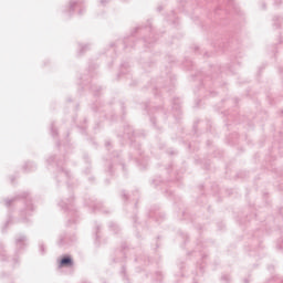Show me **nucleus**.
<instances>
[{
    "label": "nucleus",
    "instance_id": "nucleus-1",
    "mask_svg": "<svg viewBox=\"0 0 283 283\" xmlns=\"http://www.w3.org/2000/svg\"><path fill=\"white\" fill-rule=\"evenodd\" d=\"M59 207H61V209L63 211H69L71 218H69V222H76V209L74 208V198L71 197L70 199H62L59 202Z\"/></svg>",
    "mask_w": 283,
    "mask_h": 283
},
{
    "label": "nucleus",
    "instance_id": "nucleus-2",
    "mask_svg": "<svg viewBox=\"0 0 283 283\" xmlns=\"http://www.w3.org/2000/svg\"><path fill=\"white\" fill-rule=\"evenodd\" d=\"M72 266H74V259H72L70 255H64L59 262L60 269H63V268L70 269Z\"/></svg>",
    "mask_w": 283,
    "mask_h": 283
},
{
    "label": "nucleus",
    "instance_id": "nucleus-3",
    "mask_svg": "<svg viewBox=\"0 0 283 283\" xmlns=\"http://www.w3.org/2000/svg\"><path fill=\"white\" fill-rule=\"evenodd\" d=\"M29 196L30 195L28 192H22L11 199H6L4 205H6V207H10L12 205V202H17V200H21V198H25V200H30Z\"/></svg>",
    "mask_w": 283,
    "mask_h": 283
},
{
    "label": "nucleus",
    "instance_id": "nucleus-4",
    "mask_svg": "<svg viewBox=\"0 0 283 283\" xmlns=\"http://www.w3.org/2000/svg\"><path fill=\"white\" fill-rule=\"evenodd\" d=\"M25 242H28V238L21 234L19 238L15 239V247L18 249H23L27 245Z\"/></svg>",
    "mask_w": 283,
    "mask_h": 283
},
{
    "label": "nucleus",
    "instance_id": "nucleus-5",
    "mask_svg": "<svg viewBox=\"0 0 283 283\" xmlns=\"http://www.w3.org/2000/svg\"><path fill=\"white\" fill-rule=\"evenodd\" d=\"M57 171L60 172V176L63 178H69L70 172L65 169H63V161H56Z\"/></svg>",
    "mask_w": 283,
    "mask_h": 283
},
{
    "label": "nucleus",
    "instance_id": "nucleus-6",
    "mask_svg": "<svg viewBox=\"0 0 283 283\" xmlns=\"http://www.w3.org/2000/svg\"><path fill=\"white\" fill-rule=\"evenodd\" d=\"M81 3L80 0H71L69 4V17H72L74 14V10H76V7Z\"/></svg>",
    "mask_w": 283,
    "mask_h": 283
},
{
    "label": "nucleus",
    "instance_id": "nucleus-7",
    "mask_svg": "<svg viewBox=\"0 0 283 283\" xmlns=\"http://www.w3.org/2000/svg\"><path fill=\"white\" fill-rule=\"evenodd\" d=\"M36 169V166L33 163H27L23 166V171H34Z\"/></svg>",
    "mask_w": 283,
    "mask_h": 283
},
{
    "label": "nucleus",
    "instance_id": "nucleus-8",
    "mask_svg": "<svg viewBox=\"0 0 283 283\" xmlns=\"http://www.w3.org/2000/svg\"><path fill=\"white\" fill-rule=\"evenodd\" d=\"M87 50H90V44H80V51L78 54H85V52H87Z\"/></svg>",
    "mask_w": 283,
    "mask_h": 283
},
{
    "label": "nucleus",
    "instance_id": "nucleus-9",
    "mask_svg": "<svg viewBox=\"0 0 283 283\" xmlns=\"http://www.w3.org/2000/svg\"><path fill=\"white\" fill-rule=\"evenodd\" d=\"M51 134H52L53 138H56V136H59V133L54 128V124H51Z\"/></svg>",
    "mask_w": 283,
    "mask_h": 283
},
{
    "label": "nucleus",
    "instance_id": "nucleus-10",
    "mask_svg": "<svg viewBox=\"0 0 283 283\" xmlns=\"http://www.w3.org/2000/svg\"><path fill=\"white\" fill-rule=\"evenodd\" d=\"M39 249H40L41 255H45V244L40 243Z\"/></svg>",
    "mask_w": 283,
    "mask_h": 283
},
{
    "label": "nucleus",
    "instance_id": "nucleus-11",
    "mask_svg": "<svg viewBox=\"0 0 283 283\" xmlns=\"http://www.w3.org/2000/svg\"><path fill=\"white\" fill-rule=\"evenodd\" d=\"M103 209V205L102 203H97L96 206L93 207V210L96 211H101Z\"/></svg>",
    "mask_w": 283,
    "mask_h": 283
},
{
    "label": "nucleus",
    "instance_id": "nucleus-12",
    "mask_svg": "<svg viewBox=\"0 0 283 283\" xmlns=\"http://www.w3.org/2000/svg\"><path fill=\"white\" fill-rule=\"evenodd\" d=\"M54 160H56V157L52 156V157H50V158L46 160V163H48L49 165H52V163H54Z\"/></svg>",
    "mask_w": 283,
    "mask_h": 283
},
{
    "label": "nucleus",
    "instance_id": "nucleus-13",
    "mask_svg": "<svg viewBox=\"0 0 283 283\" xmlns=\"http://www.w3.org/2000/svg\"><path fill=\"white\" fill-rule=\"evenodd\" d=\"M20 221L23 222L24 224H28V222H30V219L22 217Z\"/></svg>",
    "mask_w": 283,
    "mask_h": 283
},
{
    "label": "nucleus",
    "instance_id": "nucleus-14",
    "mask_svg": "<svg viewBox=\"0 0 283 283\" xmlns=\"http://www.w3.org/2000/svg\"><path fill=\"white\" fill-rule=\"evenodd\" d=\"M99 3L101 6H107V3H109V0H101Z\"/></svg>",
    "mask_w": 283,
    "mask_h": 283
},
{
    "label": "nucleus",
    "instance_id": "nucleus-15",
    "mask_svg": "<svg viewBox=\"0 0 283 283\" xmlns=\"http://www.w3.org/2000/svg\"><path fill=\"white\" fill-rule=\"evenodd\" d=\"M92 92H101V87L93 86L91 87Z\"/></svg>",
    "mask_w": 283,
    "mask_h": 283
},
{
    "label": "nucleus",
    "instance_id": "nucleus-16",
    "mask_svg": "<svg viewBox=\"0 0 283 283\" xmlns=\"http://www.w3.org/2000/svg\"><path fill=\"white\" fill-rule=\"evenodd\" d=\"M27 210L34 211V206L27 205Z\"/></svg>",
    "mask_w": 283,
    "mask_h": 283
},
{
    "label": "nucleus",
    "instance_id": "nucleus-17",
    "mask_svg": "<svg viewBox=\"0 0 283 283\" xmlns=\"http://www.w3.org/2000/svg\"><path fill=\"white\" fill-rule=\"evenodd\" d=\"M111 228H113L114 231H118V226H116L115 223L111 224Z\"/></svg>",
    "mask_w": 283,
    "mask_h": 283
},
{
    "label": "nucleus",
    "instance_id": "nucleus-18",
    "mask_svg": "<svg viewBox=\"0 0 283 283\" xmlns=\"http://www.w3.org/2000/svg\"><path fill=\"white\" fill-rule=\"evenodd\" d=\"M0 255L3 256V245L0 244Z\"/></svg>",
    "mask_w": 283,
    "mask_h": 283
},
{
    "label": "nucleus",
    "instance_id": "nucleus-19",
    "mask_svg": "<svg viewBox=\"0 0 283 283\" xmlns=\"http://www.w3.org/2000/svg\"><path fill=\"white\" fill-rule=\"evenodd\" d=\"M99 230H101V226H97L96 238H98V231Z\"/></svg>",
    "mask_w": 283,
    "mask_h": 283
},
{
    "label": "nucleus",
    "instance_id": "nucleus-20",
    "mask_svg": "<svg viewBox=\"0 0 283 283\" xmlns=\"http://www.w3.org/2000/svg\"><path fill=\"white\" fill-rule=\"evenodd\" d=\"M10 222H12V219H8L6 227H8V224H10Z\"/></svg>",
    "mask_w": 283,
    "mask_h": 283
},
{
    "label": "nucleus",
    "instance_id": "nucleus-21",
    "mask_svg": "<svg viewBox=\"0 0 283 283\" xmlns=\"http://www.w3.org/2000/svg\"><path fill=\"white\" fill-rule=\"evenodd\" d=\"M123 198H125V200H127V193L123 192Z\"/></svg>",
    "mask_w": 283,
    "mask_h": 283
},
{
    "label": "nucleus",
    "instance_id": "nucleus-22",
    "mask_svg": "<svg viewBox=\"0 0 283 283\" xmlns=\"http://www.w3.org/2000/svg\"><path fill=\"white\" fill-rule=\"evenodd\" d=\"M109 145H111L109 142L105 143V147H109Z\"/></svg>",
    "mask_w": 283,
    "mask_h": 283
},
{
    "label": "nucleus",
    "instance_id": "nucleus-23",
    "mask_svg": "<svg viewBox=\"0 0 283 283\" xmlns=\"http://www.w3.org/2000/svg\"><path fill=\"white\" fill-rule=\"evenodd\" d=\"M21 216H25V211H21Z\"/></svg>",
    "mask_w": 283,
    "mask_h": 283
},
{
    "label": "nucleus",
    "instance_id": "nucleus-24",
    "mask_svg": "<svg viewBox=\"0 0 283 283\" xmlns=\"http://www.w3.org/2000/svg\"><path fill=\"white\" fill-rule=\"evenodd\" d=\"M80 14H83V10H80Z\"/></svg>",
    "mask_w": 283,
    "mask_h": 283
},
{
    "label": "nucleus",
    "instance_id": "nucleus-25",
    "mask_svg": "<svg viewBox=\"0 0 283 283\" xmlns=\"http://www.w3.org/2000/svg\"><path fill=\"white\" fill-rule=\"evenodd\" d=\"M11 182H14V178H11Z\"/></svg>",
    "mask_w": 283,
    "mask_h": 283
},
{
    "label": "nucleus",
    "instance_id": "nucleus-26",
    "mask_svg": "<svg viewBox=\"0 0 283 283\" xmlns=\"http://www.w3.org/2000/svg\"><path fill=\"white\" fill-rule=\"evenodd\" d=\"M63 244V240L60 241V245Z\"/></svg>",
    "mask_w": 283,
    "mask_h": 283
},
{
    "label": "nucleus",
    "instance_id": "nucleus-27",
    "mask_svg": "<svg viewBox=\"0 0 283 283\" xmlns=\"http://www.w3.org/2000/svg\"><path fill=\"white\" fill-rule=\"evenodd\" d=\"M159 11H161L163 9L161 8H158Z\"/></svg>",
    "mask_w": 283,
    "mask_h": 283
}]
</instances>
